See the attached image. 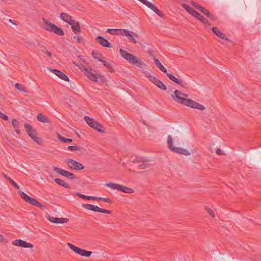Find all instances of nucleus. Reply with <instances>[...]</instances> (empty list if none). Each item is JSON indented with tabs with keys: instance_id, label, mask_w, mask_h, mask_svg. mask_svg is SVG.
I'll use <instances>...</instances> for the list:
<instances>
[{
	"instance_id": "1",
	"label": "nucleus",
	"mask_w": 261,
	"mask_h": 261,
	"mask_svg": "<svg viewBox=\"0 0 261 261\" xmlns=\"http://www.w3.org/2000/svg\"><path fill=\"white\" fill-rule=\"evenodd\" d=\"M170 95L173 99L178 103L199 110H204L205 109L203 105L188 98V95L182 93L179 90H176Z\"/></svg>"
},
{
	"instance_id": "2",
	"label": "nucleus",
	"mask_w": 261,
	"mask_h": 261,
	"mask_svg": "<svg viewBox=\"0 0 261 261\" xmlns=\"http://www.w3.org/2000/svg\"><path fill=\"white\" fill-rule=\"evenodd\" d=\"M120 54L122 58L129 62L130 63L135 65L136 66L141 68V72L144 74L146 77L148 78L151 74V70L148 66L144 63L142 60H139L137 57L128 53L123 49L119 50Z\"/></svg>"
},
{
	"instance_id": "3",
	"label": "nucleus",
	"mask_w": 261,
	"mask_h": 261,
	"mask_svg": "<svg viewBox=\"0 0 261 261\" xmlns=\"http://www.w3.org/2000/svg\"><path fill=\"white\" fill-rule=\"evenodd\" d=\"M24 127L27 135L29 136L30 138H31L38 145H42L43 144V141L38 136V135L35 129L33 128L31 125L28 123H25Z\"/></svg>"
},
{
	"instance_id": "4",
	"label": "nucleus",
	"mask_w": 261,
	"mask_h": 261,
	"mask_svg": "<svg viewBox=\"0 0 261 261\" xmlns=\"http://www.w3.org/2000/svg\"><path fill=\"white\" fill-rule=\"evenodd\" d=\"M42 21L44 23V29L46 31L54 33L59 36L64 35V32L60 28L58 27L45 18L42 19Z\"/></svg>"
},
{
	"instance_id": "5",
	"label": "nucleus",
	"mask_w": 261,
	"mask_h": 261,
	"mask_svg": "<svg viewBox=\"0 0 261 261\" xmlns=\"http://www.w3.org/2000/svg\"><path fill=\"white\" fill-rule=\"evenodd\" d=\"M167 144L168 145L169 149L172 152H175L180 154H184L185 155H190V152L186 149L175 147L173 146V139L170 135H168L167 137Z\"/></svg>"
},
{
	"instance_id": "6",
	"label": "nucleus",
	"mask_w": 261,
	"mask_h": 261,
	"mask_svg": "<svg viewBox=\"0 0 261 261\" xmlns=\"http://www.w3.org/2000/svg\"><path fill=\"white\" fill-rule=\"evenodd\" d=\"M181 6L191 15L197 18L198 20L201 21L203 23L205 24L210 25V24L208 23L207 20L206 18H204L198 12H197L195 10L191 8L189 5L186 4H182L181 5Z\"/></svg>"
},
{
	"instance_id": "7",
	"label": "nucleus",
	"mask_w": 261,
	"mask_h": 261,
	"mask_svg": "<svg viewBox=\"0 0 261 261\" xmlns=\"http://www.w3.org/2000/svg\"><path fill=\"white\" fill-rule=\"evenodd\" d=\"M21 198L26 202H28L30 203V204H32L33 205L36 206L37 207H38L40 208L44 209L45 207V206L42 204L41 203H40L39 201H38L35 199L31 197L29 195H28L27 194L24 193L22 191H19L18 192Z\"/></svg>"
},
{
	"instance_id": "8",
	"label": "nucleus",
	"mask_w": 261,
	"mask_h": 261,
	"mask_svg": "<svg viewBox=\"0 0 261 261\" xmlns=\"http://www.w3.org/2000/svg\"><path fill=\"white\" fill-rule=\"evenodd\" d=\"M106 186L113 190H117L126 193H132L134 192L133 189L122 185L110 182L106 184Z\"/></svg>"
},
{
	"instance_id": "9",
	"label": "nucleus",
	"mask_w": 261,
	"mask_h": 261,
	"mask_svg": "<svg viewBox=\"0 0 261 261\" xmlns=\"http://www.w3.org/2000/svg\"><path fill=\"white\" fill-rule=\"evenodd\" d=\"M84 120L87 124L91 128L95 129L98 132L105 133V132L102 129V126L94 119L86 116L84 118Z\"/></svg>"
},
{
	"instance_id": "10",
	"label": "nucleus",
	"mask_w": 261,
	"mask_h": 261,
	"mask_svg": "<svg viewBox=\"0 0 261 261\" xmlns=\"http://www.w3.org/2000/svg\"><path fill=\"white\" fill-rule=\"evenodd\" d=\"M67 245L73 251L81 256L89 257L92 254L91 251L80 248L70 243H68Z\"/></svg>"
},
{
	"instance_id": "11",
	"label": "nucleus",
	"mask_w": 261,
	"mask_h": 261,
	"mask_svg": "<svg viewBox=\"0 0 261 261\" xmlns=\"http://www.w3.org/2000/svg\"><path fill=\"white\" fill-rule=\"evenodd\" d=\"M65 162L68 167L71 169L81 170L84 169V166L81 163L73 159H67Z\"/></svg>"
},
{
	"instance_id": "12",
	"label": "nucleus",
	"mask_w": 261,
	"mask_h": 261,
	"mask_svg": "<svg viewBox=\"0 0 261 261\" xmlns=\"http://www.w3.org/2000/svg\"><path fill=\"white\" fill-rule=\"evenodd\" d=\"M82 207L88 210L92 211L95 212H99L107 214H110L112 213V212L110 210L102 209L99 207L98 206L91 204H83Z\"/></svg>"
},
{
	"instance_id": "13",
	"label": "nucleus",
	"mask_w": 261,
	"mask_h": 261,
	"mask_svg": "<svg viewBox=\"0 0 261 261\" xmlns=\"http://www.w3.org/2000/svg\"><path fill=\"white\" fill-rule=\"evenodd\" d=\"M79 68L83 71L85 75L91 81L94 82H98L97 76L92 72V69H88L85 68L83 65L78 66Z\"/></svg>"
},
{
	"instance_id": "14",
	"label": "nucleus",
	"mask_w": 261,
	"mask_h": 261,
	"mask_svg": "<svg viewBox=\"0 0 261 261\" xmlns=\"http://www.w3.org/2000/svg\"><path fill=\"white\" fill-rule=\"evenodd\" d=\"M191 4L197 9L200 10L203 14H204L205 16H206L209 18L211 19L212 20H214L215 17L213 14L211 13L209 11L206 9H205L204 7L199 5L197 3L192 2Z\"/></svg>"
},
{
	"instance_id": "15",
	"label": "nucleus",
	"mask_w": 261,
	"mask_h": 261,
	"mask_svg": "<svg viewBox=\"0 0 261 261\" xmlns=\"http://www.w3.org/2000/svg\"><path fill=\"white\" fill-rule=\"evenodd\" d=\"M191 4L197 9L200 10L203 14H204L205 16H206L209 18L211 19L212 20H214L215 17L213 14L211 13L209 11L206 9H205L204 7L199 5L197 3L192 2Z\"/></svg>"
},
{
	"instance_id": "16",
	"label": "nucleus",
	"mask_w": 261,
	"mask_h": 261,
	"mask_svg": "<svg viewBox=\"0 0 261 261\" xmlns=\"http://www.w3.org/2000/svg\"><path fill=\"white\" fill-rule=\"evenodd\" d=\"M191 4L197 9L200 10L203 14H204L205 16H206L209 18L211 19L212 20H214L215 17L213 14L211 13L209 11L206 9H205L204 7L199 5L197 3L192 2Z\"/></svg>"
},
{
	"instance_id": "17",
	"label": "nucleus",
	"mask_w": 261,
	"mask_h": 261,
	"mask_svg": "<svg viewBox=\"0 0 261 261\" xmlns=\"http://www.w3.org/2000/svg\"><path fill=\"white\" fill-rule=\"evenodd\" d=\"M53 169L57 173L65 177H67L69 179H74L75 178V175L71 172H69L67 171L64 170L62 169H61L57 167H54Z\"/></svg>"
},
{
	"instance_id": "18",
	"label": "nucleus",
	"mask_w": 261,
	"mask_h": 261,
	"mask_svg": "<svg viewBox=\"0 0 261 261\" xmlns=\"http://www.w3.org/2000/svg\"><path fill=\"white\" fill-rule=\"evenodd\" d=\"M48 69L51 72H53L55 75H56L58 77H59L60 79H61L65 81H66V82L69 81V79L68 78V77L66 74H65L64 73H63L62 71H61L59 70H57V69H55L48 68Z\"/></svg>"
},
{
	"instance_id": "19",
	"label": "nucleus",
	"mask_w": 261,
	"mask_h": 261,
	"mask_svg": "<svg viewBox=\"0 0 261 261\" xmlns=\"http://www.w3.org/2000/svg\"><path fill=\"white\" fill-rule=\"evenodd\" d=\"M167 77L171 80L172 82H174L175 83L180 85L181 87L185 88V84L181 80L176 78L175 76H174L173 74L169 73L167 72L166 73Z\"/></svg>"
},
{
	"instance_id": "20",
	"label": "nucleus",
	"mask_w": 261,
	"mask_h": 261,
	"mask_svg": "<svg viewBox=\"0 0 261 261\" xmlns=\"http://www.w3.org/2000/svg\"><path fill=\"white\" fill-rule=\"evenodd\" d=\"M96 40L102 46L107 48L111 47V44L108 40L105 39L101 36H98L96 38Z\"/></svg>"
},
{
	"instance_id": "21",
	"label": "nucleus",
	"mask_w": 261,
	"mask_h": 261,
	"mask_svg": "<svg viewBox=\"0 0 261 261\" xmlns=\"http://www.w3.org/2000/svg\"><path fill=\"white\" fill-rule=\"evenodd\" d=\"M70 25L74 33H80L81 32L80 22L78 21L73 20L71 23H70Z\"/></svg>"
},
{
	"instance_id": "22",
	"label": "nucleus",
	"mask_w": 261,
	"mask_h": 261,
	"mask_svg": "<svg viewBox=\"0 0 261 261\" xmlns=\"http://www.w3.org/2000/svg\"><path fill=\"white\" fill-rule=\"evenodd\" d=\"M60 18L64 21L70 24L74 20L71 16L66 13H62L60 16Z\"/></svg>"
},
{
	"instance_id": "23",
	"label": "nucleus",
	"mask_w": 261,
	"mask_h": 261,
	"mask_svg": "<svg viewBox=\"0 0 261 261\" xmlns=\"http://www.w3.org/2000/svg\"><path fill=\"white\" fill-rule=\"evenodd\" d=\"M17 246L26 248H33V245L31 243L27 242L20 239H17Z\"/></svg>"
},
{
	"instance_id": "24",
	"label": "nucleus",
	"mask_w": 261,
	"mask_h": 261,
	"mask_svg": "<svg viewBox=\"0 0 261 261\" xmlns=\"http://www.w3.org/2000/svg\"><path fill=\"white\" fill-rule=\"evenodd\" d=\"M212 30L217 36H218L220 38L225 40H228V38L225 37V34L221 33L217 28L213 27L212 29Z\"/></svg>"
},
{
	"instance_id": "25",
	"label": "nucleus",
	"mask_w": 261,
	"mask_h": 261,
	"mask_svg": "<svg viewBox=\"0 0 261 261\" xmlns=\"http://www.w3.org/2000/svg\"><path fill=\"white\" fill-rule=\"evenodd\" d=\"M37 119L39 121L41 122L42 123H50V119L48 117H46L45 116H44L43 115H42V114H39L37 116Z\"/></svg>"
},
{
	"instance_id": "26",
	"label": "nucleus",
	"mask_w": 261,
	"mask_h": 261,
	"mask_svg": "<svg viewBox=\"0 0 261 261\" xmlns=\"http://www.w3.org/2000/svg\"><path fill=\"white\" fill-rule=\"evenodd\" d=\"M154 64L155 65L164 73H167V70L166 68L161 63L160 61L156 58L153 59Z\"/></svg>"
},
{
	"instance_id": "27",
	"label": "nucleus",
	"mask_w": 261,
	"mask_h": 261,
	"mask_svg": "<svg viewBox=\"0 0 261 261\" xmlns=\"http://www.w3.org/2000/svg\"><path fill=\"white\" fill-rule=\"evenodd\" d=\"M148 8H150L153 12H154L157 15L160 16L161 17L163 18L164 17V14L162 13V12L152 3L148 7Z\"/></svg>"
},
{
	"instance_id": "28",
	"label": "nucleus",
	"mask_w": 261,
	"mask_h": 261,
	"mask_svg": "<svg viewBox=\"0 0 261 261\" xmlns=\"http://www.w3.org/2000/svg\"><path fill=\"white\" fill-rule=\"evenodd\" d=\"M55 181L59 185H60L67 189H69L70 188V186L68 184L60 178H55Z\"/></svg>"
},
{
	"instance_id": "29",
	"label": "nucleus",
	"mask_w": 261,
	"mask_h": 261,
	"mask_svg": "<svg viewBox=\"0 0 261 261\" xmlns=\"http://www.w3.org/2000/svg\"><path fill=\"white\" fill-rule=\"evenodd\" d=\"M92 56L95 59H97L100 62L103 61V59H104L102 55L98 52L93 51Z\"/></svg>"
},
{
	"instance_id": "30",
	"label": "nucleus",
	"mask_w": 261,
	"mask_h": 261,
	"mask_svg": "<svg viewBox=\"0 0 261 261\" xmlns=\"http://www.w3.org/2000/svg\"><path fill=\"white\" fill-rule=\"evenodd\" d=\"M57 137L60 141L63 143L71 142L72 141L71 139L65 138L61 136L59 134H57Z\"/></svg>"
},
{
	"instance_id": "31",
	"label": "nucleus",
	"mask_w": 261,
	"mask_h": 261,
	"mask_svg": "<svg viewBox=\"0 0 261 261\" xmlns=\"http://www.w3.org/2000/svg\"><path fill=\"white\" fill-rule=\"evenodd\" d=\"M154 84L158 87L163 90H166L167 89V87L166 85L160 80H158L157 82Z\"/></svg>"
},
{
	"instance_id": "32",
	"label": "nucleus",
	"mask_w": 261,
	"mask_h": 261,
	"mask_svg": "<svg viewBox=\"0 0 261 261\" xmlns=\"http://www.w3.org/2000/svg\"><path fill=\"white\" fill-rule=\"evenodd\" d=\"M101 62L103 63V65L108 68V69L110 70V71L112 72L113 71V67L110 63L104 60L103 59V61H101Z\"/></svg>"
},
{
	"instance_id": "33",
	"label": "nucleus",
	"mask_w": 261,
	"mask_h": 261,
	"mask_svg": "<svg viewBox=\"0 0 261 261\" xmlns=\"http://www.w3.org/2000/svg\"><path fill=\"white\" fill-rule=\"evenodd\" d=\"M68 149L71 151H81L82 148L78 146H68L67 147Z\"/></svg>"
},
{
	"instance_id": "34",
	"label": "nucleus",
	"mask_w": 261,
	"mask_h": 261,
	"mask_svg": "<svg viewBox=\"0 0 261 261\" xmlns=\"http://www.w3.org/2000/svg\"><path fill=\"white\" fill-rule=\"evenodd\" d=\"M69 221V219L67 218H57L56 219V223H66Z\"/></svg>"
},
{
	"instance_id": "35",
	"label": "nucleus",
	"mask_w": 261,
	"mask_h": 261,
	"mask_svg": "<svg viewBox=\"0 0 261 261\" xmlns=\"http://www.w3.org/2000/svg\"><path fill=\"white\" fill-rule=\"evenodd\" d=\"M17 90H19L20 91L25 92V93L28 92L27 89L25 87L22 86V85H21L19 84H17Z\"/></svg>"
},
{
	"instance_id": "36",
	"label": "nucleus",
	"mask_w": 261,
	"mask_h": 261,
	"mask_svg": "<svg viewBox=\"0 0 261 261\" xmlns=\"http://www.w3.org/2000/svg\"><path fill=\"white\" fill-rule=\"evenodd\" d=\"M205 210L207 213L213 218H214L215 217V213L213 210L208 207H205Z\"/></svg>"
},
{
	"instance_id": "37",
	"label": "nucleus",
	"mask_w": 261,
	"mask_h": 261,
	"mask_svg": "<svg viewBox=\"0 0 261 261\" xmlns=\"http://www.w3.org/2000/svg\"><path fill=\"white\" fill-rule=\"evenodd\" d=\"M42 53H43L45 55L48 56L49 58H51L52 53L47 50L46 47H44L43 49L42 50Z\"/></svg>"
},
{
	"instance_id": "38",
	"label": "nucleus",
	"mask_w": 261,
	"mask_h": 261,
	"mask_svg": "<svg viewBox=\"0 0 261 261\" xmlns=\"http://www.w3.org/2000/svg\"><path fill=\"white\" fill-rule=\"evenodd\" d=\"M106 32L111 35H116L117 29H107Z\"/></svg>"
},
{
	"instance_id": "39",
	"label": "nucleus",
	"mask_w": 261,
	"mask_h": 261,
	"mask_svg": "<svg viewBox=\"0 0 261 261\" xmlns=\"http://www.w3.org/2000/svg\"><path fill=\"white\" fill-rule=\"evenodd\" d=\"M125 30H126V29H117V34H116V35L124 36V34L125 33Z\"/></svg>"
},
{
	"instance_id": "40",
	"label": "nucleus",
	"mask_w": 261,
	"mask_h": 261,
	"mask_svg": "<svg viewBox=\"0 0 261 261\" xmlns=\"http://www.w3.org/2000/svg\"><path fill=\"white\" fill-rule=\"evenodd\" d=\"M148 79L151 82H152L154 84H156L155 83L157 82V81L158 80L156 77H155L152 75H151L150 76H149V77Z\"/></svg>"
},
{
	"instance_id": "41",
	"label": "nucleus",
	"mask_w": 261,
	"mask_h": 261,
	"mask_svg": "<svg viewBox=\"0 0 261 261\" xmlns=\"http://www.w3.org/2000/svg\"><path fill=\"white\" fill-rule=\"evenodd\" d=\"M149 166V164L146 163H143L139 166V168L140 169H145Z\"/></svg>"
},
{
	"instance_id": "42",
	"label": "nucleus",
	"mask_w": 261,
	"mask_h": 261,
	"mask_svg": "<svg viewBox=\"0 0 261 261\" xmlns=\"http://www.w3.org/2000/svg\"><path fill=\"white\" fill-rule=\"evenodd\" d=\"M139 1L140 2H141L142 3H143L144 5H145L146 6H147V7H148L151 4V3H150V2H149L147 0H139Z\"/></svg>"
},
{
	"instance_id": "43",
	"label": "nucleus",
	"mask_w": 261,
	"mask_h": 261,
	"mask_svg": "<svg viewBox=\"0 0 261 261\" xmlns=\"http://www.w3.org/2000/svg\"><path fill=\"white\" fill-rule=\"evenodd\" d=\"M48 220L49 221H50L52 223H56V219L57 218L56 217H53V216H48V217H47Z\"/></svg>"
},
{
	"instance_id": "44",
	"label": "nucleus",
	"mask_w": 261,
	"mask_h": 261,
	"mask_svg": "<svg viewBox=\"0 0 261 261\" xmlns=\"http://www.w3.org/2000/svg\"><path fill=\"white\" fill-rule=\"evenodd\" d=\"M0 118L3 119L4 120H6V121L8 120V117L7 115L4 114L1 111H0Z\"/></svg>"
},
{
	"instance_id": "45",
	"label": "nucleus",
	"mask_w": 261,
	"mask_h": 261,
	"mask_svg": "<svg viewBox=\"0 0 261 261\" xmlns=\"http://www.w3.org/2000/svg\"><path fill=\"white\" fill-rule=\"evenodd\" d=\"M128 39L130 41H131L132 42H133L134 43H137V40L135 39V38L133 36V35H130L128 38Z\"/></svg>"
},
{
	"instance_id": "46",
	"label": "nucleus",
	"mask_w": 261,
	"mask_h": 261,
	"mask_svg": "<svg viewBox=\"0 0 261 261\" xmlns=\"http://www.w3.org/2000/svg\"><path fill=\"white\" fill-rule=\"evenodd\" d=\"M76 195L81 198L84 199H86V195L81 194L80 193H76Z\"/></svg>"
},
{
	"instance_id": "47",
	"label": "nucleus",
	"mask_w": 261,
	"mask_h": 261,
	"mask_svg": "<svg viewBox=\"0 0 261 261\" xmlns=\"http://www.w3.org/2000/svg\"><path fill=\"white\" fill-rule=\"evenodd\" d=\"M100 201H102L104 202H107L108 203H111V200L109 198H104V197H101Z\"/></svg>"
},
{
	"instance_id": "48",
	"label": "nucleus",
	"mask_w": 261,
	"mask_h": 261,
	"mask_svg": "<svg viewBox=\"0 0 261 261\" xmlns=\"http://www.w3.org/2000/svg\"><path fill=\"white\" fill-rule=\"evenodd\" d=\"M132 35V34L130 32H129L128 30H126L125 31V33L124 34V36H126V37L128 39V38Z\"/></svg>"
},
{
	"instance_id": "49",
	"label": "nucleus",
	"mask_w": 261,
	"mask_h": 261,
	"mask_svg": "<svg viewBox=\"0 0 261 261\" xmlns=\"http://www.w3.org/2000/svg\"><path fill=\"white\" fill-rule=\"evenodd\" d=\"M74 39H76V42L78 43H80L82 42V39L79 37L78 36H74L73 37Z\"/></svg>"
},
{
	"instance_id": "50",
	"label": "nucleus",
	"mask_w": 261,
	"mask_h": 261,
	"mask_svg": "<svg viewBox=\"0 0 261 261\" xmlns=\"http://www.w3.org/2000/svg\"><path fill=\"white\" fill-rule=\"evenodd\" d=\"M216 153L217 154H224V152L220 148H217L216 151Z\"/></svg>"
},
{
	"instance_id": "51",
	"label": "nucleus",
	"mask_w": 261,
	"mask_h": 261,
	"mask_svg": "<svg viewBox=\"0 0 261 261\" xmlns=\"http://www.w3.org/2000/svg\"><path fill=\"white\" fill-rule=\"evenodd\" d=\"M100 197L93 196V200L100 201Z\"/></svg>"
},
{
	"instance_id": "52",
	"label": "nucleus",
	"mask_w": 261,
	"mask_h": 261,
	"mask_svg": "<svg viewBox=\"0 0 261 261\" xmlns=\"http://www.w3.org/2000/svg\"><path fill=\"white\" fill-rule=\"evenodd\" d=\"M8 20L9 22L13 24H14V25L16 24V22L15 20H12L11 19H9Z\"/></svg>"
},
{
	"instance_id": "53",
	"label": "nucleus",
	"mask_w": 261,
	"mask_h": 261,
	"mask_svg": "<svg viewBox=\"0 0 261 261\" xmlns=\"http://www.w3.org/2000/svg\"><path fill=\"white\" fill-rule=\"evenodd\" d=\"M12 125H13L14 128L15 129L16 127V120L14 119L12 122Z\"/></svg>"
},
{
	"instance_id": "54",
	"label": "nucleus",
	"mask_w": 261,
	"mask_h": 261,
	"mask_svg": "<svg viewBox=\"0 0 261 261\" xmlns=\"http://www.w3.org/2000/svg\"><path fill=\"white\" fill-rule=\"evenodd\" d=\"M86 200H93V196H86Z\"/></svg>"
},
{
	"instance_id": "55",
	"label": "nucleus",
	"mask_w": 261,
	"mask_h": 261,
	"mask_svg": "<svg viewBox=\"0 0 261 261\" xmlns=\"http://www.w3.org/2000/svg\"><path fill=\"white\" fill-rule=\"evenodd\" d=\"M11 183L13 185V186L14 187H16V182H15L14 181H13Z\"/></svg>"
},
{
	"instance_id": "56",
	"label": "nucleus",
	"mask_w": 261,
	"mask_h": 261,
	"mask_svg": "<svg viewBox=\"0 0 261 261\" xmlns=\"http://www.w3.org/2000/svg\"><path fill=\"white\" fill-rule=\"evenodd\" d=\"M13 244L14 245L16 246V240L13 241Z\"/></svg>"
},
{
	"instance_id": "57",
	"label": "nucleus",
	"mask_w": 261,
	"mask_h": 261,
	"mask_svg": "<svg viewBox=\"0 0 261 261\" xmlns=\"http://www.w3.org/2000/svg\"><path fill=\"white\" fill-rule=\"evenodd\" d=\"M8 179L10 182H12L13 181L11 178L9 177L8 178Z\"/></svg>"
},
{
	"instance_id": "58",
	"label": "nucleus",
	"mask_w": 261,
	"mask_h": 261,
	"mask_svg": "<svg viewBox=\"0 0 261 261\" xmlns=\"http://www.w3.org/2000/svg\"><path fill=\"white\" fill-rule=\"evenodd\" d=\"M2 238H3V236L1 234H0V240L2 239Z\"/></svg>"
},
{
	"instance_id": "59",
	"label": "nucleus",
	"mask_w": 261,
	"mask_h": 261,
	"mask_svg": "<svg viewBox=\"0 0 261 261\" xmlns=\"http://www.w3.org/2000/svg\"><path fill=\"white\" fill-rule=\"evenodd\" d=\"M17 189H19V186L18 185L17 186Z\"/></svg>"
},
{
	"instance_id": "60",
	"label": "nucleus",
	"mask_w": 261,
	"mask_h": 261,
	"mask_svg": "<svg viewBox=\"0 0 261 261\" xmlns=\"http://www.w3.org/2000/svg\"><path fill=\"white\" fill-rule=\"evenodd\" d=\"M14 86L15 88H16V84H15Z\"/></svg>"
}]
</instances>
